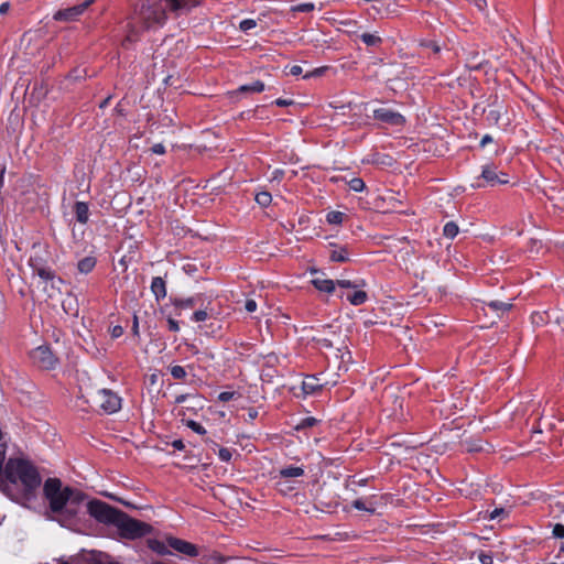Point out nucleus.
Returning <instances> with one entry per match:
<instances>
[{
  "mask_svg": "<svg viewBox=\"0 0 564 564\" xmlns=\"http://www.w3.org/2000/svg\"><path fill=\"white\" fill-rule=\"evenodd\" d=\"M41 482L37 468L28 459L9 458L1 466L0 489L13 500H33Z\"/></svg>",
  "mask_w": 564,
  "mask_h": 564,
  "instance_id": "nucleus-1",
  "label": "nucleus"
},
{
  "mask_svg": "<svg viewBox=\"0 0 564 564\" xmlns=\"http://www.w3.org/2000/svg\"><path fill=\"white\" fill-rule=\"evenodd\" d=\"M44 498L48 501L50 510L65 525L76 518L86 496L72 487H63L61 479L47 478L43 486Z\"/></svg>",
  "mask_w": 564,
  "mask_h": 564,
  "instance_id": "nucleus-2",
  "label": "nucleus"
},
{
  "mask_svg": "<svg viewBox=\"0 0 564 564\" xmlns=\"http://www.w3.org/2000/svg\"><path fill=\"white\" fill-rule=\"evenodd\" d=\"M169 9L162 0H148L134 12V20L143 30L161 26L166 21Z\"/></svg>",
  "mask_w": 564,
  "mask_h": 564,
  "instance_id": "nucleus-3",
  "label": "nucleus"
},
{
  "mask_svg": "<svg viewBox=\"0 0 564 564\" xmlns=\"http://www.w3.org/2000/svg\"><path fill=\"white\" fill-rule=\"evenodd\" d=\"M119 534L129 540H134L139 538H143L151 533L152 527L145 522L133 519L128 516L126 512H121V517H119L116 525H115Z\"/></svg>",
  "mask_w": 564,
  "mask_h": 564,
  "instance_id": "nucleus-4",
  "label": "nucleus"
},
{
  "mask_svg": "<svg viewBox=\"0 0 564 564\" xmlns=\"http://www.w3.org/2000/svg\"><path fill=\"white\" fill-rule=\"evenodd\" d=\"M93 409H99L107 414H112L121 409V398L110 389H100L90 395Z\"/></svg>",
  "mask_w": 564,
  "mask_h": 564,
  "instance_id": "nucleus-5",
  "label": "nucleus"
},
{
  "mask_svg": "<svg viewBox=\"0 0 564 564\" xmlns=\"http://www.w3.org/2000/svg\"><path fill=\"white\" fill-rule=\"evenodd\" d=\"M87 511L98 522L112 525H116L122 512L120 509L96 499L87 503Z\"/></svg>",
  "mask_w": 564,
  "mask_h": 564,
  "instance_id": "nucleus-6",
  "label": "nucleus"
},
{
  "mask_svg": "<svg viewBox=\"0 0 564 564\" xmlns=\"http://www.w3.org/2000/svg\"><path fill=\"white\" fill-rule=\"evenodd\" d=\"M31 358L34 364L43 369H54L58 362L57 357L53 354L50 347L39 346L31 352Z\"/></svg>",
  "mask_w": 564,
  "mask_h": 564,
  "instance_id": "nucleus-7",
  "label": "nucleus"
},
{
  "mask_svg": "<svg viewBox=\"0 0 564 564\" xmlns=\"http://www.w3.org/2000/svg\"><path fill=\"white\" fill-rule=\"evenodd\" d=\"M480 178L484 180L485 183H477L473 185L474 187L480 188L488 186H496L498 184H507L509 181L507 178V174L501 173L500 175L496 172V167L494 165H485L482 167Z\"/></svg>",
  "mask_w": 564,
  "mask_h": 564,
  "instance_id": "nucleus-8",
  "label": "nucleus"
},
{
  "mask_svg": "<svg viewBox=\"0 0 564 564\" xmlns=\"http://www.w3.org/2000/svg\"><path fill=\"white\" fill-rule=\"evenodd\" d=\"M373 118L391 126H402L405 122V119L401 113L387 108L375 109Z\"/></svg>",
  "mask_w": 564,
  "mask_h": 564,
  "instance_id": "nucleus-9",
  "label": "nucleus"
},
{
  "mask_svg": "<svg viewBox=\"0 0 564 564\" xmlns=\"http://www.w3.org/2000/svg\"><path fill=\"white\" fill-rule=\"evenodd\" d=\"M170 12L181 15L198 6V0H162Z\"/></svg>",
  "mask_w": 564,
  "mask_h": 564,
  "instance_id": "nucleus-10",
  "label": "nucleus"
},
{
  "mask_svg": "<svg viewBox=\"0 0 564 564\" xmlns=\"http://www.w3.org/2000/svg\"><path fill=\"white\" fill-rule=\"evenodd\" d=\"M166 542H167L169 547L175 550L178 553L185 554L187 556H197L198 555V550H197L196 545H194L185 540L170 536L166 539Z\"/></svg>",
  "mask_w": 564,
  "mask_h": 564,
  "instance_id": "nucleus-11",
  "label": "nucleus"
},
{
  "mask_svg": "<svg viewBox=\"0 0 564 564\" xmlns=\"http://www.w3.org/2000/svg\"><path fill=\"white\" fill-rule=\"evenodd\" d=\"M84 12L82 11V8L77 4L67 9L58 10L54 13L53 19L55 21H74L79 15H82Z\"/></svg>",
  "mask_w": 564,
  "mask_h": 564,
  "instance_id": "nucleus-12",
  "label": "nucleus"
},
{
  "mask_svg": "<svg viewBox=\"0 0 564 564\" xmlns=\"http://www.w3.org/2000/svg\"><path fill=\"white\" fill-rule=\"evenodd\" d=\"M275 488L283 496H291L302 484L296 479H280L275 478Z\"/></svg>",
  "mask_w": 564,
  "mask_h": 564,
  "instance_id": "nucleus-13",
  "label": "nucleus"
},
{
  "mask_svg": "<svg viewBox=\"0 0 564 564\" xmlns=\"http://www.w3.org/2000/svg\"><path fill=\"white\" fill-rule=\"evenodd\" d=\"M30 264L33 268V272L42 280L50 281L55 278L54 271L50 267L42 265L37 259H31Z\"/></svg>",
  "mask_w": 564,
  "mask_h": 564,
  "instance_id": "nucleus-14",
  "label": "nucleus"
},
{
  "mask_svg": "<svg viewBox=\"0 0 564 564\" xmlns=\"http://www.w3.org/2000/svg\"><path fill=\"white\" fill-rule=\"evenodd\" d=\"M487 443L480 438L468 437L462 441V447L468 453H479L486 451L485 446Z\"/></svg>",
  "mask_w": 564,
  "mask_h": 564,
  "instance_id": "nucleus-15",
  "label": "nucleus"
},
{
  "mask_svg": "<svg viewBox=\"0 0 564 564\" xmlns=\"http://www.w3.org/2000/svg\"><path fill=\"white\" fill-rule=\"evenodd\" d=\"M151 291L158 302L166 296V282L161 276H155L151 282Z\"/></svg>",
  "mask_w": 564,
  "mask_h": 564,
  "instance_id": "nucleus-16",
  "label": "nucleus"
},
{
  "mask_svg": "<svg viewBox=\"0 0 564 564\" xmlns=\"http://www.w3.org/2000/svg\"><path fill=\"white\" fill-rule=\"evenodd\" d=\"M305 471L304 468L300 466H288L284 468H281L275 476V478L280 479H295L299 477L304 476Z\"/></svg>",
  "mask_w": 564,
  "mask_h": 564,
  "instance_id": "nucleus-17",
  "label": "nucleus"
},
{
  "mask_svg": "<svg viewBox=\"0 0 564 564\" xmlns=\"http://www.w3.org/2000/svg\"><path fill=\"white\" fill-rule=\"evenodd\" d=\"M332 247L329 251V259L334 262H347L349 260V252L347 247L341 246L338 247L334 243L329 245Z\"/></svg>",
  "mask_w": 564,
  "mask_h": 564,
  "instance_id": "nucleus-18",
  "label": "nucleus"
},
{
  "mask_svg": "<svg viewBox=\"0 0 564 564\" xmlns=\"http://www.w3.org/2000/svg\"><path fill=\"white\" fill-rule=\"evenodd\" d=\"M74 213L76 220L80 224H86L89 219L88 204L85 202H76L74 205Z\"/></svg>",
  "mask_w": 564,
  "mask_h": 564,
  "instance_id": "nucleus-19",
  "label": "nucleus"
},
{
  "mask_svg": "<svg viewBox=\"0 0 564 564\" xmlns=\"http://www.w3.org/2000/svg\"><path fill=\"white\" fill-rule=\"evenodd\" d=\"M315 289L325 293H333L335 291V281L330 279L315 278L312 280Z\"/></svg>",
  "mask_w": 564,
  "mask_h": 564,
  "instance_id": "nucleus-20",
  "label": "nucleus"
},
{
  "mask_svg": "<svg viewBox=\"0 0 564 564\" xmlns=\"http://www.w3.org/2000/svg\"><path fill=\"white\" fill-rule=\"evenodd\" d=\"M96 258L94 257H85L80 259L77 263V270L83 274H88L96 267Z\"/></svg>",
  "mask_w": 564,
  "mask_h": 564,
  "instance_id": "nucleus-21",
  "label": "nucleus"
},
{
  "mask_svg": "<svg viewBox=\"0 0 564 564\" xmlns=\"http://www.w3.org/2000/svg\"><path fill=\"white\" fill-rule=\"evenodd\" d=\"M316 381H317V378H315L314 376L308 377L307 380H304L302 383V389H303L304 393L313 394L316 391H319L323 388V384H319Z\"/></svg>",
  "mask_w": 564,
  "mask_h": 564,
  "instance_id": "nucleus-22",
  "label": "nucleus"
},
{
  "mask_svg": "<svg viewBox=\"0 0 564 564\" xmlns=\"http://www.w3.org/2000/svg\"><path fill=\"white\" fill-rule=\"evenodd\" d=\"M346 297L351 305L358 306L367 302L368 294L365 291L357 290L354 293L348 294Z\"/></svg>",
  "mask_w": 564,
  "mask_h": 564,
  "instance_id": "nucleus-23",
  "label": "nucleus"
},
{
  "mask_svg": "<svg viewBox=\"0 0 564 564\" xmlns=\"http://www.w3.org/2000/svg\"><path fill=\"white\" fill-rule=\"evenodd\" d=\"M264 88H265L264 83H262L261 80H256L250 84L241 85L237 91L254 94V93H262L264 90Z\"/></svg>",
  "mask_w": 564,
  "mask_h": 564,
  "instance_id": "nucleus-24",
  "label": "nucleus"
},
{
  "mask_svg": "<svg viewBox=\"0 0 564 564\" xmlns=\"http://www.w3.org/2000/svg\"><path fill=\"white\" fill-rule=\"evenodd\" d=\"M485 115L489 124H498L501 118V110L496 108L495 105H491L487 110H485Z\"/></svg>",
  "mask_w": 564,
  "mask_h": 564,
  "instance_id": "nucleus-25",
  "label": "nucleus"
},
{
  "mask_svg": "<svg viewBox=\"0 0 564 564\" xmlns=\"http://www.w3.org/2000/svg\"><path fill=\"white\" fill-rule=\"evenodd\" d=\"M338 285L339 288L344 289H359L366 285L365 280H358V281H350V280H337L335 282V286Z\"/></svg>",
  "mask_w": 564,
  "mask_h": 564,
  "instance_id": "nucleus-26",
  "label": "nucleus"
},
{
  "mask_svg": "<svg viewBox=\"0 0 564 564\" xmlns=\"http://www.w3.org/2000/svg\"><path fill=\"white\" fill-rule=\"evenodd\" d=\"M360 39L367 46H379L382 43L380 36L371 33H362Z\"/></svg>",
  "mask_w": 564,
  "mask_h": 564,
  "instance_id": "nucleus-27",
  "label": "nucleus"
},
{
  "mask_svg": "<svg viewBox=\"0 0 564 564\" xmlns=\"http://www.w3.org/2000/svg\"><path fill=\"white\" fill-rule=\"evenodd\" d=\"M459 232V228L456 223L448 221L443 228V235L448 239H454Z\"/></svg>",
  "mask_w": 564,
  "mask_h": 564,
  "instance_id": "nucleus-28",
  "label": "nucleus"
},
{
  "mask_svg": "<svg viewBox=\"0 0 564 564\" xmlns=\"http://www.w3.org/2000/svg\"><path fill=\"white\" fill-rule=\"evenodd\" d=\"M173 305L176 308H192L196 304L195 297H187V299H174L172 301Z\"/></svg>",
  "mask_w": 564,
  "mask_h": 564,
  "instance_id": "nucleus-29",
  "label": "nucleus"
},
{
  "mask_svg": "<svg viewBox=\"0 0 564 564\" xmlns=\"http://www.w3.org/2000/svg\"><path fill=\"white\" fill-rule=\"evenodd\" d=\"M138 39L139 30L135 25L131 24L126 37L122 41V45L127 47L128 44L135 42Z\"/></svg>",
  "mask_w": 564,
  "mask_h": 564,
  "instance_id": "nucleus-30",
  "label": "nucleus"
},
{
  "mask_svg": "<svg viewBox=\"0 0 564 564\" xmlns=\"http://www.w3.org/2000/svg\"><path fill=\"white\" fill-rule=\"evenodd\" d=\"M487 306L495 312H507L512 307V304L502 301H490L487 303Z\"/></svg>",
  "mask_w": 564,
  "mask_h": 564,
  "instance_id": "nucleus-31",
  "label": "nucleus"
},
{
  "mask_svg": "<svg viewBox=\"0 0 564 564\" xmlns=\"http://www.w3.org/2000/svg\"><path fill=\"white\" fill-rule=\"evenodd\" d=\"M149 546L151 550H153L154 552L159 553V554H166V553H170L169 550H167V542L164 543V542H161V541H158V540H150L149 541Z\"/></svg>",
  "mask_w": 564,
  "mask_h": 564,
  "instance_id": "nucleus-32",
  "label": "nucleus"
},
{
  "mask_svg": "<svg viewBox=\"0 0 564 564\" xmlns=\"http://www.w3.org/2000/svg\"><path fill=\"white\" fill-rule=\"evenodd\" d=\"M337 358L340 359V365H348L352 361V356L349 349L345 346L344 348L337 349ZM341 366H339V369Z\"/></svg>",
  "mask_w": 564,
  "mask_h": 564,
  "instance_id": "nucleus-33",
  "label": "nucleus"
},
{
  "mask_svg": "<svg viewBox=\"0 0 564 564\" xmlns=\"http://www.w3.org/2000/svg\"><path fill=\"white\" fill-rule=\"evenodd\" d=\"M254 199L261 207H267L271 204L272 196L269 192H260L256 195Z\"/></svg>",
  "mask_w": 564,
  "mask_h": 564,
  "instance_id": "nucleus-34",
  "label": "nucleus"
},
{
  "mask_svg": "<svg viewBox=\"0 0 564 564\" xmlns=\"http://www.w3.org/2000/svg\"><path fill=\"white\" fill-rule=\"evenodd\" d=\"M171 376L176 380H182L187 376V372L184 367L180 365H173L170 367Z\"/></svg>",
  "mask_w": 564,
  "mask_h": 564,
  "instance_id": "nucleus-35",
  "label": "nucleus"
},
{
  "mask_svg": "<svg viewBox=\"0 0 564 564\" xmlns=\"http://www.w3.org/2000/svg\"><path fill=\"white\" fill-rule=\"evenodd\" d=\"M345 215L341 212L333 210L326 216V220L330 225H339L343 223Z\"/></svg>",
  "mask_w": 564,
  "mask_h": 564,
  "instance_id": "nucleus-36",
  "label": "nucleus"
},
{
  "mask_svg": "<svg viewBox=\"0 0 564 564\" xmlns=\"http://www.w3.org/2000/svg\"><path fill=\"white\" fill-rule=\"evenodd\" d=\"M318 423V420L313 416H306L302 419L296 425V430H305L315 426Z\"/></svg>",
  "mask_w": 564,
  "mask_h": 564,
  "instance_id": "nucleus-37",
  "label": "nucleus"
},
{
  "mask_svg": "<svg viewBox=\"0 0 564 564\" xmlns=\"http://www.w3.org/2000/svg\"><path fill=\"white\" fill-rule=\"evenodd\" d=\"M348 186L354 192H362L366 188L364 180L354 177L348 182Z\"/></svg>",
  "mask_w": 564,
  "mask_h": 564,
  "instance_id": "nucleus-38",
  "label": "nucleus"
},
{
  "mask_svg": "<svg viewBox=\"0 0 564 564\" xmlns=\"http://www.w3.org/2000/svg\"><path fill=\"white\" fill-rule=\"evenodd\" d=\"M186 426L189 427L193 432H195V433H197L199 435L206 434V429L202 424L196 422V421L188 420L186 422Z\"/></svg>",
  "mask_w": 564,
  "mask_h": 564,
  "instance_id": "nucleus-39",
  "label": "nucleus"
},
{
  "mask_svg": "<svg viewBox=\"0 0 564 564\" xmlns=\"http://www.w3.org/2000/svg\"><path fill=\"white\" fill-rule=\"evenodd\" d=\"M315 9V4L313 2L300 3L292 7L293 12H311Z\"/></svg>",
  "mask_w": 564,
  "mask_h": 564,
  "instance_id": "nucleus-40",
  "label": "nucleus"
},
{
  "mask_svg": "<svg viewBox=\"0 0 564 564\" xmlns=\"http://www.w3.org/2000/svg\"><path fill=\"white\" fill-rule=\"evenodd\" d=\"M257 22L253 19H245L240 22L239 29L243 32H247L253 28H256Z\"/></svg>",
  "mask_w": 564,
  "mask_h": 564,
  "instance_id": "nucleus-41",
  "label": "nucleus"
},
{
  "mask_svg": "<svg viewBox=\"0 0 564 564\" xmlns=\"http://www.w3.org/2000/svg\"><path fill=\"white\" fill-rule=\"evenodd\" d=\"M352 507L356 508L357 510H364V511H367V512H370V513L375 512V508L367 507L365 501L361 500V499L354 500L352 501Z\"/></svg>",
  "mask_w": 564,
  "mask_h": 564,
  "instance_id": "nucleus-42",
  "label": "nucleus"
},
{
  "mask_svg": "<svg viewBox=\"0 0 564 564\" xmlns=\"http://www.w3.org/2000/svg\"><path fill=\"white\" fill-rule=\"evenodd\" d=\"M218 457L220 460L223 462H229L232 457V454H231V451L229 448H226V447H221L219 451H218Z\"/></svg>",
  "mask_w": 564,
  "mask_h": 564,
  "instance_id": "nucleus-43",
  "label": "nucleus"
},
{
  "mask_svg": "<svg viewBox=\"0 0 564 564\" xmlns=\"http://www.w3.org/2000/svg\"><path fill=\"white\" fill-rule=\"evenodd\" d=\"M207 317H208V313L205 310H198V311L194 312V314L192 316V321L204 322L207 319Z\"/></svg>",
  "mask_w": 564,
  "mask_h": 564,
  "instance_id": "nucleus-44",
  "label": "nucleus"
},
{
  "mask_svg": "<svg viewBox=\"0 0 564 564\" xmlns=\"http://www.w3.org/2000/svg\"><path fill=\"white\" fill-rule=\"evenodd\" d=\"M552 534L555 539H564V524L562 523H556L554 527H553V531H552Z\"/></svg>",
  "mask_w": 564,
  "mask_h": 564,
  "instance_id": "nucleus-45",
  "label": "nucleus"
},
{
  "mask_svg": "<svg viewBox=\"0 0 564 564\" xmlns=\"http://www.w3.org/2000/svg\"><path fill=\"white\" fill-rule=\"evenodd\" d=\"M235 395H236V392H234V391H224V392L219 393L218 400L221 402H228V401L232 400Z\"/></svg>",
  "mask_w": 564,
  "mask_h": 564,
  "instance_id": "nucleus-46",
  "label": "nucleus"
},
{
  "mask_svg": "<svg viewBox=\"0 0 564 564\" xmlns=\"http://www.w3.org/2000/svg\"><path fill=\"white\" fill-rule=\"evenodd\" d=\"M273 104L278 107H289V106H293L295 102L293 99H283V98H278L273 101Z\"/></svg>",
  "mask_w": 564,
  "mask_h": 564,
  "instance_id": "nucleus-47",
  "label": "nucleus"
},
{
  "mask_svg": "<svg viewBox=\"0 0 564 564\" xmlns=\"http://www.w3.org/2000/svg\"><path fill=\"white\" fill-rule=\"evenodd\" d=\"M479 561L481 564H492L494 563V558H492L491 554H489V553H480Z\"/></svg>",
  "mask_w": 564,
  "mask_h": 564,
  "instance_id": "nucleus-48",
  "label": "nucleus"
},
{
  "mask_svg": "<svg viewBox=\"0 0 564 564\" xmlns=\"http://www.w3.org/2000/svg\"><path fill=\"white\" fill-rule=\"evenodd\" d=\"M151 152L154 154L162 155L166 152L165 147L162 143H156L151 148Z\"/></svg>",
  "mask_w": 564,
  "mask_h": 564,
  "instance_id": "nucleus-49",
  "label": "nucleus"
},
{
  "mask_svg": "<svg viewBox=\"0 0 564 564\" xmlns=\"http://www.w3.org/2000/svg\"><path fill=\"white\" fill-rule=\"evenodd\" d=\"M245 308L249 313H253L257 310V302L252 299L246 301Z\"/></svg>",
  "mask_w": 564,
  "mask_h": 564,
  "instance_id": "nucleus-50",
  "label": "nucleus"
},
{
  "mask_svg": "<svg viewBox=\"0 0 564 564\" xmlns=\"http://www.w3.org/2000/svg\"><path fill=\"white\" fill-rule=\"evenodd\" d=\"M110 334H111V337H112V338H119V337H120V336H122V334H123V328H122V326H120V325H116V326H113V327L111 328V330H110Z\"/></svg>",
  "mask_w": 564,
  "mask_h": 564,
  "instance_id": "nucleus-51",
  "label": "nucleus"
},
{
  "mask_svg": "<svg viewBox=\"0 0 564 564\" xmlns=\"http://www.w3.org/2000/svg\"><path fill=\"white\" fill-rule=\"evenodd\" d=\"M167 325H169V329L171 332H178L180 330V325H178V322L175 321L174 318L172 317H169L167 318Z\"/></svg>",
  "mask_w": 564,
  "mask_h": 564,
  "instance_id": "nucleus-52",
  "label": "nucleus"
},
{
  "mask_svg": "<svg viewBox=\"0 0 564 564\" xmlns=\"http://www.w3.org/2000/svg\"><path fill=\"white\" fill-rule=\"evenodd\" d=\"M327 67H318V68H315L312 73H308L304 76V78H310V77H313V76H321L324 74V72L326 70Z\"/></svg>",
  "mask_w": 564,
  "mask_h": 564,
  "instance_id": "nucleus-53",
  "label": "nucleus"
},
{
  "mask_svg": "<svg viewBox=\"0 0 564 564\" xmlns=\"http://www.w3.org/2000/svg\"><path fill=\"white\" fill-rule=\"evenodd\" d=\"M505 509L503 508H496L495 510H492L489 514V519L490 520H494V519H497L500 514L505 513Z\"/></svg>",
  "mask_w": 564,
  "mask_h": 564,
  "instance_id": "nucleus-54",
  "label": "nucleus"
},
{
  "mask_svg": "<svg viewBox=\"0 0 564 564\" xmlns=\"http://www.w3.org/2000/svg\"><path fill=\"white\" fill-rule=\"evenodd\" d=\"M132 333L134 336H139V319L137 315L133 316Z\"/></svg>",
  "mask_w": 564,
  "mask_h": 564,
  "instance_id": "nucleus-55",
  "label": "nucleus"
},
{
  "mask_svg": "<svg viewBox=\"0 0 564 564\" xmlns=\"http://www.w3.org/2000/svg\"><path fill=\"white\" fill-rule=\"evenodd\" d=\"M302 67L300 65H293L290 67V74L293 76H297L302 74Z\"/></svg>",
  "mask_w": 564,
  "mask_h": 564,
  "instance_id": "nucleus-56",
  "label": "nucleus"
},
{
  "mask_svg": "<svg viewBox=\"0 0 564 564\" xmlns=\"http://www.w3.org/2000/svg\"><path fill=\"white\" fill-rule=\"evenodd\" d=\"M172 446L175 448V449H178V451H182L184 449L185 445L183 443L182 440H175L172 442Z\"/></svg>",
  "mask_w": 564,
  "mask_h": 564,
  "instance_id": "nucleus-57",
  "label": "nucleus"
},
{
  "mask_svg": "<svg viewBox=\"0 0 564 564\" xmlns=\"http://www.w3.org/2000/svg\"><path fill=\"white\" fill-rule=\"evenodd\" d=\"M490 142H492V138H491V135H489V134H485V135L482 137V139L480 140L479 145H480L481 148H484L486 144H488V143H490Z\"/></svg>",
  "mask_w": 564,
  "mask_h": 564,
  "instance_id": "nucleus-58",
  "label": "nucleus"
},
{
  "mask_svg": "<svg viewBox=\"0 0 564 564\" xmlns=\"http://www.w3.org/2000/svg\"><path fill=\"white\" fill-rule=\"evenodd\" d=\"M258 417V411L253 408L248 410V419L249 421H253Z\"/></svg>",
  "mask_w": 564,
  "mask_h": 564,
  "instance_id": "nucleus-59",
  "label": "nucleus"
},
{
  "mask_svg": "<svg viewBox=\"0 0 564 564\" xmlns=\"http://www.w3.org/2000/svg\"><path fill=\"white\" fill-rule=\"evenodd\" d=\"M479 10H484L487 6L486 0H471Z\"/></svg>",
  "mask_w": 564,
  "mask_h": 564,
  "instance_id": "nucleus-60",
  "label": "nucleus"
},
{
  "mask_svg": "<svg viewBox=\"0 0 564 564\" xmlns=\"http://www.w3.org/2000/svg\"><path fill=\"white\" fill-rule=\"evenodd\" d=\"M10 9V3L9 2H3L1 6H0V14H6Z\"/></svg>",
  "mask_w": 564,
  "mask_h": 564,
  "instance_id": "nucleus-61",
  "label": "nucleus"
},
{
  "mask_svg": "<svg viewBox=\"0 0 564 564\" xmlns=\"http://www.w3.org/2000/svg\"><path fill=\"white\" fill-rule=\"evenodd\" d=\"M95 2V0H85L83 3L78 4L82 8V11L85 12V10Z\"/></svg>",
  "mask_w": 564,
  "mask_h": 564,
  "instance_id": "nucleus-62",
  "label": "nucleus"
},
{
  "mask_svg": "<svg viewBox=\"0 0 564 564\" xmlns=\"http://www.w3.org/2000/svg\"><path fill=\"white\" fill-rule=\"evenodd\" d=\"M187 394H180L175 398V403L181 404L186 401Z\"/></svg>",
  "mask_w": 564,
  "mask_h": 564,
  "instance_id": "nucleus-63",
  "label": "nucleus"
},
{
  "mask_svg": "<svg viewBox=\"0 0 564 564\" xmlns=\"http://www.w3.org/2000/svg\"><path fill=\"white\" fill-rule=\"evenodd\" d=\"M323 347L330 348L333 347V344L329 339H323L322 341Z\"/></svg>",
  "mask_w": 564,
  "mask_h": 564,
  "instance_id": "nucleus-64",
  "label": "nucleus"
}]
</instances>
